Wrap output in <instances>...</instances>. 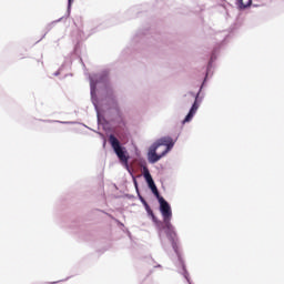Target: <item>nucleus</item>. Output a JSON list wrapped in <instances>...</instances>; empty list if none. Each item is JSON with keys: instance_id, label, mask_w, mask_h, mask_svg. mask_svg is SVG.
I'll return each mask as SVG.
<instances>
[{"instance_id": "obj_1", "label": "nucleus", "mask_w": 284, "mask_h": 284, "mask_svg": "<svg viewBox=\"0 0 284 284\" xmlns=\"http://www.w3.org/2000/svg\"><path fill=\"white\" fill-rule=\"evenodd\" d=\"M172 148H174V141H172V138H161L158 140V142L151 145L149 150L148 156L150 163L161 161V159H163Z\"/></svg>"}, {"instance_id": "obj_2", "label": "nucleus", "mask_w": 284, "mask_h": 284, "mask_svg": "<svg viewBox=\"0 0 284 284\" xmlns=\"http://www.w3.org/2000/svg\"><path fill=\"white\" fill-rule=\"evenodd\" d=\"M158 201L160 203V212L163 216V221L165 224L166 236L174 247L176 241V232H174V226H172V223H170V221L172 220V209L170 207L168 201L163 199V196L158 197Z\"/></svg>"}, {"instance_id": "obj_3", "label": "nucleus", "mask_w": 284, "mask_h": 284, "mask_svg": "<svg viewBox=\"0 0 284 284\" xmlns=\"http://www.w3.org/2000/svg\"><path fill=\"white\" fill-rule=\"evenodd\" d=\"M109 141L111 144V148L114 150L120 163L124 165L128 170H130V165L128 164V161H130V155H128V151H125V148H122L121 142H119V139L114 135L109 136Z\"/></svg>"}, {"instance_id": "obj_4", "label": "nucleus", "mask_w": 284, "mask_h": 284, "mask_svg": "<svg viewBox=\"0 0 284 284\" xmlns=\"http://www.w3.org/2000/svg\"><path fill=\"white\" fill-rule=\"evenodd\" d=\"M143 170H144V179L150 190L152 191L154 196H156V199H160L161 194L159 193V189H156V184H154V180L152 179V174H150V170H148V168H144Z\"/></svg>"}, {"instance_id": "obj_5", "label": "nucleus", "mask_w": 284, "mask_h": 284, "mask_svg": "<svg viewBox=\"0 0 284 284\" xmlns=\"http://www.w3.org/2000/svg\"><path fill=\"white\" fill-rule=\"evenodd\" d=\"M197 99H199V97H195V101H194L190 112L183 120V123H189V121H192V119L194 118V114H196V110H199V103H196Z\"/></svg>"}, {"instance_id": "obj_6", "label": "nucleus", "mask_w": 284, "mask_h": 284, "mask_svg": "<svg viewBox=\"0 0 284 284\" xmlns=\"http://www.w3.org/2000/svg\"><path fill=\"white\" fill-rule=\"evenodd\" d=\"M237 6L240 10H245V8H250V6H252V0H237Z\"/></svg>"}, {"instance_id": "obj_7", "label": "nucleus", "mask_w": 284, "mask_h": 284, "mask_svg": "<svg viewBox=\"0 0 284 284\" xmlns=\"http://www.w3.org/2000/svg\"><path fill=\"white\" fill-rule=\"evenodd\" d=\"M145 211L148 212V215L152 217V221L156 223V216L154 215V212L150 207V204H144Z\"/></svg>"}, {"instance_id": "obj_8", "label": "nucleus", "mask_w": 284, "mask_h": 284, "mask_svg": "<svg viewBox=\"0 0 284 284\" xmlns=\"http://www.w3.org/2000/svg\"><path fill=\"white\" fill-rule=\"evenodd\" d=\"M140 201L141 203L145 206V204H148V201H145V199H143V196H140Z\"/></svg>"}, {"instance_id": "obj_9", "label": "nucleus", "mask_w": 284, "mask_h": 284, "mask_svg": "<svg viewBox=\"0 0 284 284\" xmlns=\"http://www.w3.org/2000/svg\"><path fill=\"white\" fill-rule=\"evenodd\" d=\"M72 1L74 0H69V8L72 6Z\"/></svg>"}, {"instance_id": "obj_10", "label": "nucleus", "mask_w": 284, "mask_h": 284, "mask_svg": "<svg viewBox=\"0 0 284 284\" xmlns=\"http://www.w3.org/2000/svg\"><path fill=\"white\" fill-rule=\"evenodd\" d=\"M91 88L94 89V82H91Z\"/></svg>"}, {"instance_id": "obj_11", "label": "nucleus", "mask_w": 284, "mask_h": 284, "mask_svg": "<svg viewBox=\"0 0 284 284\" xmlns=\"http://www.w3.org/2000/svg\"><path fill=\"white\" fill-rule=\"evenodd\" d=\"M135 185H136V181H134Z\"/></svg>"}]
</instances>
